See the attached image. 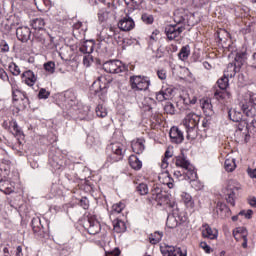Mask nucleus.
Listing matches in <instances>:
<instances>
[{
  "label": "nucleus",
  "mask_w": 256,
  "mask_h": 256,
  "mask_svg": "<svg viewBox=\"0 0 256 256\" xmlns=\"http://www.w3.org/2000/svg\"><path fill=\"white\" fill-rule=\"evenodd\" d=\"M78 205H80L82 209H89V199H87V197H82L79 200Z\"/></svg>",
  "instance_id": "13d9d810"
},
{
  "label": "nucleus",
  "mask_w": 256,
  "mask_h": 256,
  "mask_svg": "<svg viewBox=\"0 0 256 256\" xmlns=\"http://www.w3.org/2000/svg\"><path fill=\"white\" fill-rule=\"evenodd\" d=\"M166 227H168V229H175L179 227V220H177V216H175V213L168 214L166 220Z\"/></svg>",
  "instance_id": "c756f323"
},
{
  "label": "nucleus",
  "mask_w": 256,
  "mask_h": 256,
  "mask_svg": "<svg viewBox=\"0 0 256 256\" xmlns=\"http://www.w3.org/2000/svg\"><path fill=\"white\" fill-rule=\"evenodd\" d=\"M239 107H240L243 115H245V117H249L250 119H253V117H255L256 107L253 104H251L250 102H246V100H242L239 103Z\"/></svg>",
  "instance_id": "4468645a"
},
{
  "label": "nucleus",
  "mask_w": 256,
  "mask_h": 256,
  "mask_svg": "<svg viewBox=\"0 0 256 256\" xmlns=\"http://www.w3.org/2000/svg\"><path fill=\"white\" fill-rule=\"evenodd\" d=\"M0 79L2 81H9V75L7 74V72L5 71V69L0 67Z\"/></svg>",
  "instance_id": "69168bd1"
},
{
  "label": "nucleus",
  "mask_w": 256,
  "mask_h": 256,
  "mask_svg": "<svg viewBox=\"0 0 256 256\" xmlns=\"http://www.w3.org/2000/svg\"><path fill=\"white\" fill-rule=\"evenodd\" d=\"M136 191L139 195H147L149 193V186L146 183H140L136 186Z\"/></svg>",
  "instance_id": "79ce46f5"
},
{
  "label": "nucleus",
  "mask_w": 256,
  "mask_h": 256,
  "mask_svg": "<svg viewBox=\"0 0 256 256\" xmlns=\"http://www.w3.org/2000/svg\"><path fill=\"white\" fill-rule=\"evenodd\" d=\"M64 99L65 103H68V105L73 106V103L77 101V95H75V92H73V90H67L64 93Z\"/></svg>",
  "instance_id": "473e14b6"
},
{
  "label": "nucleus",
  "mask_w": 256,
  "mask_h": 256,
  "mask_svg": "<svg viewBox=\"0 0 256 256\" xmlns=\"http://www.w3.org/2000/svg\"><path fill=\"white\" fill-rule=\"evenodd\" d=\"M44 69L46 73H49V75H53V73H55V63L53 61H48L44 63Z\"/></svg>",
  "instance_id": "c03bdc74"
},
{
  "label": "nucleus",
  "mask_w": 256,
  "mask_h": 256,
  "mask_svg": "<svg viewBox=\"0 0 256 256\" xmlns=\"http://www.w3.org/2000/svg\"><path fill=\"white\" fill-rule=\"evenodd\" d=\"M132 150L137 155H141V153L145 151V144L143 143V140H137L135 143H133Z\"/></svg>",
  "instance_id": "c9c22d12"
},
{
  "label": "nucleus",
  "mask_w": 256,
  "mask_h": 256,
  "mask_svg": "<svg viewBox=\"0 0 256 256\" xmlns=\"http://www.w3.org/2000/svg\"><path fill=\"white\" fill-rule=\"evenodd\" d=\"M31 226L35 235H38V237H45V228L41 223V218L34 217L31 221Z\"/></svg>",
  "instance_id": "f3484780"
},
{
  "label": "nucleus",
  "mask_w": 256,
  "mask_h": 256,
  "mask_svg": "<svg viewBox=\"0 0 256 256\" xmlns=\"http://www.w3.org/2000/svg\"><path fill=\"white\" fill-rule=\"evenodd\" d=\"M199 115L196 113L190 112L186 115V117L183 120V125L187 129V133H191L199 125L200 121Z\"/></svg>",
  "instance_id": "9d476101"
},
{
  "label": "nucleus",
  "mask_w": 256,
  "mask_h": 256,
  "mask_svg": "<svg viewBox=\"0 0 256 256\" xmlns=\"http://www.w3.org/2000/svg\"><path fill=\"white\" fill-rule=\"evenodd\" d=\"M103 69L106 73H123L127 71V66L120 60H110L103 64Z\"/></svg>",
  "instance_id": "6e6552de"
},
{
  "label": "nucleus",
  "mask_w": 256,
  "mask_h": 256,
  "mask_svg": "<svg viewBox=\"0 0 256 256\" xmlns=\"http://www.w3.org/2000/svg\"><path fill=\"white\" fill-rule=\"evenodd\" d=\"M217 84L221 91H225V89L229 87V77L225 76L224 74L222 78L218 79Z\"/></svg>",
  "instance_id": "58836bf2"
},
{
  "label": "nucleus",
  "mask_w": 256,
  "mask_h": 256,
  "mask_svg": "<svg viewBox=\"0 0 256 256\" xmlns=\"http://www.w3.org/2000/svg\"><path fill=\"white\" fill-rule=\"evenodd\" d=\"M181 199L187 207H193V197L187 192H182Z\"/></svg>",
  "instance_id": "ea45409f"
},
{
  "label": "nucleus",
  "mask_w": 256,
  "mask_h": 256,
  "mask_svg": "<svg viewBox=\"0 0 256 256\" xmlns=\"http://www.w3.org/2000/svg\"><path fill=\"white\" fill-rule=\"evenodd\" d=\"M190 53L191 48L189 47V45L183 46L178 54L179 59H181V61H185V59L189 57Z\"/></svg>",
  "instance_id": "4c0bfd02"
},
{
  "label": "nucleus",
  "mask_w": 256,
  "mask_h": 256,
  "mask_svg": "<svg viewBox=\"0 0 256 256\" xmlns=\"http://www.w3.org/2000/svg\"><path fill=\"white\" fill-rule=\"evenodd\" d=\"M239 189H241V184L234 180H230L228 185L223 189L226 201L232 205V207H235V195H237V191H239Z\"/></svg>",
  "instance_id": "0eeeda50"
},
{
  "label": "nucleus",
  "mask_w": 256,
  "mask_h": 256,
  "mask_svg": "<svg viewBox=\"0 0 256 256\" xmlns=\"http://www.w3.org/2000/svg\"><path fill=\"white\" fill-rule=\"evenodd\" d=\"M193 6L197 9L203 8L204 5H207L209 3V0H193Z\"/></svg>",
  "instance_id": "5fc2aeb1"
},
{
  "label": "nucleus",
  "mask_w": 256,
  "mask_h": 256,
  "mask_svg": "<svg viewBox=\"0 0 256 256\" xmlns=\"http://www.w3.org/2000/svg\"><path fill=\"white\" fill-rule=\"evenodd\" d=\"M48 164L52 171H63L65 169V156L61 150L51 147L48 154Z\"/></svg>",
  "instance_id": "7ed1b4c3"
},
{
  "label": "nucleus",
  "mask_w": 256,
  "mask_h": 256,
  "mask_svg": "<svg viewBox=\"0 0 256 256\" xmlns=\"http://www.w3.org/2000/svg\"><path fill=\"white\" fill-rule=\"evenodd\" d=\"M96 115L97 117H107V108L103 107V105L99 104L96 107Z\"/></svg>",
  "instance_id": "49530a36"
},
{
  "label": "nucleus",
  "mask_w": 256,
  "mask_h": 256,
  "mask_svg": "<svg viewBox=\"0 0 256 256\" xmlns=\"http://www.w3.org/2000/svg\"><path fill=\"white\" fill-rule=\"evenodd\" d=\"M228 118L234 123H239L243 119V113L235 108L228 109Z\"/></svg>",
  "instance_id": "a878e982"
},
{
  "label": "nucleus",
  "mask_w": 256,
  "mask_h": 256,
  "mask_svg": "<svg viewBox=\"0 0 256 256\" xmlns=\"http://www.w3.org/2000/svg\"><path fill=\"white\" fill-rule=\"evenodd\" d=\"M202 227L204 228V230L202 231V236L204 237V239H211V240L217 239L218 237L217 230H215L214 232L211 226H209V224H203Z\"/></svg>",
  "instance_id": "5701e85b"
},
{
  "label": "nucleus",
  "mask_w": 256,
  "mask_h": 256,
  "mask_svg": "<svg viewBox=\"0 0 256 256\" xmlns=\"http://www.w3.org/2000/svg\"><path fill=\"white\" fill-rule=\"evenodd\" d=\"M92 63H93V55H91V54H84L83 65L85 67H91Z\"/></svg>",
  "instance_id": "8fccbe9b"
},
{
  "label": "nucleus",
  "mask_w": 256,
  "mask_h": 256,
  "mask_svg": "<svg viewBox=\"0 0 256 256\" xmlns=\"http://www.w3.org/2000/svg\"><path fill=\"white\" fill-rule=\"evenodd\" d=\"M240 71L241 67H239L236 63L230 62L227 65L224 75L225 77H230L232 79V77H235V75H237V73H239Z\"/></svg>",
  "instance_id": "412c9836"
},
{
  "label": "nucleus",
  "mask_w": 256,
  "mask_h": 256,
  "mask_svg": "<svg viewBox=\"0 0 256 256\" xmlns=\"http://www.w3.org/2000/svg\"><path fill=\"white\" fill-rule=\"evenodd\" d=\"M10 131H13L14 135H23V131L19 127V124H17V121L13 119L10 123Z\"/></svg>",
  "instance_id": "a19ab883"
},
{
  "label": "nucleus",
  "mask_w": 256,
  "mask_h": 256,
  "mask_svg": "<svg viewBox=\"0 0 256 256\" xmlns=\"http://www.w3.org/2000/svg\"><path fill=\"white\" fill-rule=\"evenodd\" d=\"M150 203H153V201H156L157 205L160 207H163L166 205L169 209H172L175 211L177 209V202L171 197L170 194L163 191L161 188L156 187L151 190V197L148 198Z\"/></svg>",
  "instance_id": "f03ea898"
},
{
  "label": "nucleus",
  "mask_w": 256,
  "mask_h": 256,
  "mask_svg": "<svg viewBox=\"0 0 256 256\" xmlns=\"http://www.w3.org/2000/svg\"><path fill=\"white\" fill-rule=\"evenodd\" d=\"M22 79H24L26 85L29 87H33L35 85V82L37 81V76H35V73L31 70H27L23 72Z\"/></svg>",
  "instance_id": "4be33fe9"
},
{
  "label": "nucleus",
  "mask_w": 256,
  "mask_h": 256,
  "mask_svg": "<svg viewBox=\"0 0 256 256\" xmlns=\"http://www.w3.org/2000/svg\"><path fill=\"white\" fill-rule=\"evenodd\" d=\"M234 61H235L234 63L241 69V67H243V65H245V62L247 61V52L245 51L236 52Z\"/></svg>",
  "instance_id": "c85d7f7f"
},
{
  "label": "nucleus",
  "mask_w": 256,
  "mask_h": 256,
  "mask_svg": "<svg viewBox=\"0 0 256 256\" xmlns=\"http://www.w3.org/2000/svg\"><path fill=\"white\" fill-rule=\"evenodd\" d=\"M219 41L221 43V46L224 48V51H228L233 55V53L237 52V46H235V43L231 41V39H225L219 37Z\"/></svg>",
  "instance_id": "aec40b11"
},
{
  "label": "nucleus",
  "mask_w": 256,
  "mask_h": 256,
  "mask_svg": "<svg viewBox=\"0 0 256 256\" xmlns=\"http://www.w3.org/2000/svg\"><path fill=\"white\" fill-rule=\"evenodd\" d=\"M31 27L35 29V31H44L45 20L43 18H36L31 21Z\"/></svg>",
  "instance_id": "72a5a7b5"
},
{
  "label": "nucleus",
  "mask_w": 256,
  "mask_h": 256,
  "mask_svg": "<svg viewBox=\"0 0 256 256\" xmlns=\"http://www.w3.org/2000/svg\"><path fill=\"white\" fill-rule=\"evenodd\" d=\"M214 97L218 100V101H223V99H225V97H227V92H225V90L219 91L217 90L214 93Z\"/></svg>",
  "instance_id": "864d4df0"
},
{
  "label": "nucleus",
  "mask_w": 256,
  "mask_h": 256,
  "mask_svg": "<svg viewBox=\"0 0 256 256\" xmlns=\"http://www.w3.org/2000/svg\"><path fill=\"white\" fill-rule=\"evenodd\" d=\"M108 149L111 151V154L107 158V161L109 163H117L119 161H122L126 151L123 144H121L120 142H114L108 146Z\"/></svg>",
  "instance_id": "423d86ee"
},
{
  "label": "nucleus",
  "mask_w": 256,
  "mask_h": 256,
  "mask_svg": "<svg viewBox=\"0 0 256 256\" xmlns=\"http://www.w3.org/2000/svg\"><path fill=\"white\" fill-rule=\"evenodd\" d=\"M169 137L171 143H175L176 145H179L182 141H185V136H183V132L177 126H173L170 129Z\"/></svg>",
  "instance_id": "2eb2a0df"
},
{
  "label": "nucleus",
  "mask_w": 256,
  "mask_h": 256,
  "mask_svg": "<svg viewBox=\"0 0 256 256\" xmlns=\"http://www.w3.org/2000/svg\"><path fill=\"white\" fill-rule=\"evenodd\" d=\"M129 85L132 91H147L151 86V79L147 76L134 75L129 78Z\"/></svg>",
  "instance_id": "20e7f679"
},
{
  "label": "nucleus",
  "mask_w": 256,
  "mask_h": 256,
  "mask_svg": "<svg viewBox=\"0 0 256 256\" xmlns=\"http://www.w3.org/2000/svg\"><path fill=\"white\" fill-rule=\"evenodd\" d=\"M164 94V97L169 100L171 97H173V89L172 88H165L161 90Z\"/></svg>",
  "instance_id": "680f3d73"
},
{
  "label": "nucleus",
  "mask_w": 256,
  "mask_h": 256,
  "mask_svg": "<svg viewBox=\"0 0 256 256\" xmlns=\"http://www.w3.org/2000/svg\"><path fill=\"white\" fill-rule=\"evenodd\" d=\"M202 127L204 129H209V127H211V117L206 116L203 120H202Z\"/></svg>",
  "instance_id": "e2e57ef3"
},
{
  "label": "nucleus",
  "mask_w": 256,
  "mask_h": 256,
  "mask_svg": "<svg viewBox=\"0 0 256 256\" xmlns=\"http://www.w3.org/2000/svg\"><path fill=\"white\" fill-rule=\"evenodd\" d=\"M239 215H244V217L246 219H251V217H253V210L249 209L247 211L245 210H242L239 212Z\"/></svg>",
  "instance_id": "0e129e2a"
},
{
  "label": "nucleus",
  "mask_w": 256,
  "mask_h": 256,
  "mask_svg": "<svg viewBox=\"0 0 256 256\" xmlns=\"http://www.w3.org/2000/svg\"><path fill=\"white\" fill-rule=\"evenodd\" d=\"M118 27L121 31H131L135 29V21L129 15H126L118 22Z\"/></svg>",
  "instance_id": "dca6fc26"
},
{
  "label": "nucleus",
  "mask_w": 256,
  "mask_h": 256,
  "mask_svg": "<svg viewBox=\"0 0 256 256\" xmlns=\"http://www.w3.org/2000/svg\"><path fill=\"white\" fill-rule=\"evenodd\" d=\"M160 251L164 256H177L178 253H181V248H175V246H161Z\"/></svg>",
  "instance_id": "393cba45"
},
{
  "label": "nucleus",
  "mask_w": 256,
  "mask_h": 256,
  "mask_svg": "<svg viewBox=\"0 0 256 256\" xmlns=\"http://www.w3.org/2000/svg\"><path fill=\"white\" fill-rule=\"evenodd\" d=\"M247 131L250 133H256V119H252V121L247 124Z\"/></svg>",
  "instance_id": "4d7b16f0"
},
{
  "label": "nucleus",
  "mask_w": 256,
  "mask_h": 256,
  "mask_svg": "<svg viewBox=\"0 0 256 256\" xmlns=\"http://www.w3.org/2000/svg\"><path fill=\"white\" fill-rule=\"evenodd\" d=\"M175 165L176 167L185 169V175L190 181H195V179H197V172H195V168L191 165V162L187 160V157L184 154L176 157Z\"/></svg>",
  "instance_id": "39448f33"
},
{
  "label": "nucleus",
  "mask_w": 256,
  "mask_h": 256,
  "mask_svg": "<svg viewBox=\"0 0 256 256\" xmlns=\"http://www.w3.org/2000/svg\"><path fill=\"white\" fill-rule=\"evenodd\" d=\"M161 239H163V232L156 231V232L150 234L149 243H151V245H157V243H159L161 241Z\"/></svg>",
  "instance_id": "f704fd0d"
},
{
  "label": "nucleus",
  "mask_w": 256,
  "mask_h": 256,
  "mask_svg": "<svg viewBox=\"0 0 256 256\" xmlns=\"http://www.w3.org/2000/svg\"><path fill=\"white\" fill-rule=\"evenodd\" d=\"M16 29V37L21 43H27L31 40V28L27 26H19Z\"/></svg>",
  "instance_id": "ddd939ff"
},
{
  "label": "nucleus",
  "mask_w": 256,
  "mask_h": 256,
  "mask_svg": "<svg viewBox=\"0 0 256 256\" xmlns=\"http://www.w3.org/2000/svg\"><path fill=\"white\" fill-rule=\"evenodd\" d=\"M147 105L144 106L145 111H148L149 113L153 112V109L157 107V102L153 98H148Z\"/></svg>",
  "instance_id": "37998d69"
},
{
  "label": "nucleus",
  "mask_w": 256,
  "mask_h": 256,
  "mask_svg": "<svg viewBox=\"0 0 256 256\" xmlns=\"http://www.w3.org/2000/svg\"><path fill=\"white\" fill-rule=\"evenodd\" d=\"M49 95H51V93L44 88H41L38 93L39 99H49Z\"/></svg>",
  "instance_id": "052dcab7"
},
{
  "label": "nucleus",
  "mask_w": 256,
  "mask_h": 256,
  "mask_svg": "<svg viewBox=\"0 0 256 256\" xmlns=\"http://www.w3.org/2000/svg\"><path fill=\"white\" fill-rule=\"evenodd\" d=\"M108 84L107 83H103L99 85V90H95V95H97V97H99L100 101H103V103H105V101H107V89H108Z\"/></svg>",
  "instance_id": "bb28decb"
},
{
  "label": "nucleus",
  "mask_w": 256,
  "mask_h": 256,
  "mask_svg": "<svg viewBox=\"0 0 256 256\" xmlns=\"http://www.w3.org/2000/svg\"><path fill=\"white\" fill-rule=\"evenodd\" d=\"M237 167V164H235L234 158H227L224 162V169L228 173H232V171H235V168Z\"/></svg>",
  "instance_id": "e433bc0d"
},
{
  "label": "nucleus",
  "mask_w": 256,
  "mask_h": 256,
  "mask_svg": "<svg viewBox=\"0 0 256 256\" xmlns=\"http://www.w3.org/2000/svg\"><path fill=\"white\" fill-rule=\"evenodd\" d=\"M233 235H234V238L236 239L237 241V235H240L243 238L247 237V228L245 227H239L236 229V233L233 232Z\"/></svg>",
  "instance_id": "de8ad7c7"
},
{
  "label": "nucleus",
  "mask_w": 256,
  "mask_h": 256,
  "mask_svg": "<svg viewBox=\"0 0 256 256\" xmlns=\"http://www.w3.org/2000/svg\"><path fill=\"white\" fill-rule=\"evenodd\" d=\"M84 229H86L89 235H98V233H101V223L93 217L87 218L84 221Z\"/></svg>",
  "instance_id": "f8f14e48"
},
{
  "label": "nucleus",
  "mask_w": 256,
  "mask_h": 256,
  "mask_svg": "<svg viewBox=\"0 0 256 256\" xmlns=\"http://www.w3.org/2000/svg\"><path fill=\"white\" fill-rule=\"evenodd\" d=\"M49 34L45 30H38L37 32L34 33V36L32 38V41H37V43H41L44 45L49 39Z\"/></svg>",
  "instance_id": "b1692460"
},
{
  "label": "nucleus",
  "mask_w": 256,
  "mask_h": 256,
  "mask_svg": "<svg viewBox=\"0 0 256 256\" xmlns=\"http://www.w3.org/2000/svg\"><path fill=\"white\" fill-rule=\"evenodd\" d=\"M129 164L132 169H135V171H139L141 167H143V162H141V160H139L135 155H131L129 157Z\"/></svg>",
  "instance_id": "2f4dec72"
},
{
  "label": "nucleus",
  "mask_w": 256,
  "mask_h": 256,
  "mask_svg": "<svg viewBox=\"0 0 256 256\" xmlns=\"http://www.w3.org/2000/svg\"><path fill=\"white\" fill-rule=\"evenodd\" d=\"M0 191L5 195H11V193L15 192V182H11V180H0Z\"/></svg>",
  "instance_id": "a211bd4d"
},
{
  "label": "nucleus",
  "mask_w": 256,
  "mask_h": 256,
  "mask_svg": "<svg viewBox=\"0 0 256 256\" xmlns=\"http://www.w3.org/2000/svg\"><path fill=\"white\" fill-rule=\"evenodd\" d=\"M187 12L183 9H178L174 12V23L169 26H166L165 33L168 37L169 41H173V39H177L179 35H181L185 29V25H187Z\"/></svg>",
  "instance_id": "f257e3e1"
},
{
  "label": "nucleus",
  "mask_w": 256,
  "mask_h": 256,
  "mask_svg": "<svg viewBox=\"0 0 256 256\" xmlns=\"http://www.w3.org/2000/svg\"><path fill=\"white\" fill-rule=\"evenodd\" d=\"M247 125H248L247 119H242L241 121H239L238 129H239L240 131H243V129L246 128V131H247Z\"/></svg>",
  "instance_id": "338daca9"
},
{
  "label": "nucleus",
  "mask_w": 256,
  "mask_h": 256,
  "mask_svg": "<svg viewBox=\"0 0 256 256\" xmlns=\"http://www.w3.org/2000/svg\"><path fill=\"white\" fill-rule=\"evenodd\" d=\"M202 109L206 117H213V115H215V110H213L211 100H204L202 103Z\"/></svg>",
  "instance_id": "cd10ccee"
},
{
  "label": "nucleus",
  "mask_w": 256,
  "mask_h": 256,
  "mask_svg": "<svg viewBox=\"0 0 256 256\" xmlns=\"http://www.w3.org/2000/svg\"><path fill=\"white\" fill-rule=\"evenodd\" d=\"M244 101L251 103V105H253L254 107H256V95L252 94L249 96L248 99H244Z\"/></svg>",
  "instance_id": "774afa93"
},
{
  "label": "nucleus",
  "mask_w": 256,
  "mask_h": 256,
  "mask_svg": "<svg viewBox=\"0 0 256 256\" xmlns=\"http://www.w3.org/2000/svg\"><path fill=\"white\" fill-rule=\"evenodd\" d=\"M141 20L143 21V23H145L146 25H153V22L155 21V18L153 17V15L151 14H147L144 13L141 16Z\"/></svg>",
  "instance_id": "a18cd8bd"
},
{
  "label": "nucleus",
  "mask_w": 256,
  "mask_h": 256,
  "mask_svg": "<svg viewBox=\"0 0 256 256\" xmlns=\"http://www.w3.org/2000/svg\"><path fill=\"white\" fill-rule=\"evenodd\" d=\"M48 49H56L57 45H55V38L52 37L51 35L49 38H47V41L44 44Z\"/></svg>",
  "instance_id": "3c124183"
},
{
  "label": "nucleus",
  "mask_w": 256,
  "mask_h": 256,
  "mask_svg": "<svg viewBox=\"0 0 256 256\" xmlns=\"http://www.w3.org/2000/svg\"><path fill=\"white\" fill-rule=\"evenodd\" d=\"M164 111L167 115H175V106L171 102H167L164 106Z\"/></svg>",
  "instance_id": "09e8293b"
},
{
  "label": "nucleus",
  "mask_w": 256,
  "mask_h": 256,
  "mask_svg": "<svg viewBox=\"0 0 256 256\" xmlns=\"http://www.w3.org/2000/svg\"><path fill=\"white\" fill-rule=\"evenodd\" d=\"M112 209L115 213H121L125 209V204L123 202L116 203L112 206Z\"/></svg>",
  "instance_id": "6e6d98bb"
},
{
  "label": "nucleus",
  "mask_w": 256,
  "mask_h": 256,
  "mask_svg": "<svg viewBox=\"0 0 256 256\" xmlns=\"http://www.w3.org/2000/svg\"><path fill=\"white\" fill-rule=\"evenodd\" d=\"M9 175H11V161L0 157V177H8L12 181L19 179V173H16L14 178L9 177Z\"/></svg>",
  "instance_id": "9b49d317"
},
{
  "label": "nucleus",
  "mask_w": 256,
  "mask_h": 256,
  "mask_svg": "<svg viewBox=\"0 0 256 256\" xmlns=\"http://www.w3.org/2000/svg\"><path fill=\"white\" fill-rule=\"evenodd\" d=\"M80 53L83 55H91L95 51V42L93 40H87L83 42L82 46L79 48Z\"/></svg>",
  "instance_id": "6ab92c4d"
},
{
  "label": "nucleus",
  "mask_w": 256,
  "mask_h": 256,
  "mask_svg": "<svg viewBox=\"0 0 256 256\" xmlns=\"http://www.w3.org/2000/svg\"><path fill=\"white\" fill-rule=\"evenodd\" d=\"M0 53H9V44L5 40L0 42Z\"/></svg>",
  "instance_id": "bf43d9fd"
},
{
  "label": "nucleus",
  "mask_w": 256,
  "mask_h": 256,
  "mask_svg": "<svg viewBox=\"0 0 256 256\" xmlns=\"http://www.w3.org/2000/svg\"><path fill=\"white\" fill-rule=\"evenodd\" d=\"M9 69H10L12 75H15V76L21 75V69L19 68V66H17V64L11 63L9 65Z\"/></svg>",
  "instance_id": "603ef678"
},
{
  "label": "nucleus",
  "mask_w": 256,
  "mask_h": 256,
  "mask_svg": "<svg viewBox=\"0 0 256 256\" xmlns=\"http://www.w3.org/2000/svg\"><path fill=\"white\" fill-rule=\"evenodd\" d=\"M113 227L115 233H125V231H127V224L119 219L113 221Z\"/></svg>",
  "instance_id": "7c9ffc66"
},
{
  "label": "nucleus",
  "mask_w": 256,
  "mask_h": 256,
  "mask_svg": "<svg viewBox=\"0 0 256 256\" xmlns=\"http://www.w3.org/2000/svg\"><path fill=\"white\" fill-rule=\"evenodd\" d=\"M12 101L13 103L20 101L22 109H27L29 106V97H27V93L19 89L16 85L12 86Z\"/></svg>",
  "instance_id": "1a4fd4ad"
}]
</instances>
